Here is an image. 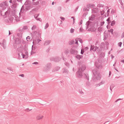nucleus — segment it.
<instances>
[{
    "mask_svg": "<svg viewBox=\"0 0 124 124\" xmlns=\"http://www.w3.org/2000/svg\"><path fill=\"white\" fill-rule=\"evenodd\" d=\"M51 41L50 40H47L45 42L44 45H49Z\"/></svg>",
    "mask_w": 124,
    "mask_h": 124,
    "instance_id": "nucleus-16",
    "label": "nucleus"
},
{
    "mask_svg": "<svg viewBox=\"0 0 124 124\" xmlns=\"http://www.w3.org/2000/svg\"><path fill=\"white\" fill-rule=\"evenodd\" d=\"M39 14H35L34 15V17L36 19L39 16Z\"/></svg>",
    "mask_w": 124,
    "mask_h": 124,
    "instance_id": "nucleus-36",
    "label": "nucleus"
},
{
    "mask_svg": "<svg viewBox=\"0 0 124 124\" xmlns=\"http://www.w3.org/2000/svg\"><path fill=\"white\" fill-rule=\"evenodd\" d=\"M114 87V85L113 84H112L110 86V90L111 92L112 91V89L113 88V87Z\"/></svg>",
    "mask_w": 124,
    "mask_h": 124,
    "instance_id": "nucleus-31",
    "label": "nucleus"
},
{
    "mask_svg": "<svg viewBox=\"0 0 124 124\" xmlns=\"http://www.w3.org/2000/svg\"><path fill=\"white\" fill-rule=\"evenodd\" d=\"M83 22V20H81L80 22L79 23V25L81 24Z\"/></svg>",
    "mask_w": 124,
    "mask_h": 124,
    "instance_id": "nucleus-54",
    "label": "nucleus"
},
{
    "mask_svg": "<svg viewBox=\"0 0 124 124\" xmlns=\"http://www.w3.org/2000/svg\"><path fill=\"white\" fill-rule=\"evenodd\" d=\"M78 7H79L78 6H77L75 10V12H76L78 9Z\"/></svg>",
    "mask_w": 124,
    "mask_h": 124,
    "instance_id": "nucleus-64",
    "label": "nucleus"
},
{
    "mask_svg": "<svg viewBox=\"0 0 124 124\" xmlns=\"http://www.w3.org/2000/svg\"><path fill=\"white\" fill-rule=\"evenodd\" d=\"M14 18V17L12 16L11 17H10L9 18V19L10 22L11 23L13 22Z\"/></svg>",
    "mask_w": 124,
    "mask_h": 124,
    "instance_id": "nucleus-30",
    "label": "nucleus"
},
{
    "mask_svg": "<svg viewBox=\"0 0 124 124\" xmlns=\"http://www.w3.org/2000/svg\"><path fill=\"white\" fill-rule=\"evenodd\" d=\"M43 116H38L36 117V118L38 120H40L43 117Z\"/></svg>",
    "mask_w": 124,
    "mask_h": 124,
    "instance_id": "nucleus-27",
    "label": "nucleus"
},
{
    "mask_svg": "<svg viewBox=\"0 0 124 124\" xmlns=\"http://www.w3.org/2000/svg\"><path fill=\"white\" fill-rule=\"evenodd\" d=\"M115 24V22L114 20L112 21L111 24V26H114Z\"/></svg>",
    "mask_w": 124,
    "mask_h": 124,
    "instance_id": "nucleus-34",
    "label": "nucleus"
},
{
    "mask_svg": "<svg viewBox=\"0 0 124 124\" xmlns=\"http://www.w3.org/2000/svg\"><path fill=\"white\" fill-rule=\"evenodd\" d=\"M86 69L85 65L84 64L82 65L78 69V71L76 73V76L79 78H81L83 72Z\"/></svg>",
    "mask_w": 124,
    "mask_h": 124,
    "instance_id": "nucleus-2",
    "label": "nucleus"
},
{
    "mask_svg": "<svg viewBox=\"0 0 124 124\" xmlns=\"http://www.w3.org/2000/svg\"><path fill=\"white\" fill-rule=\"evenodd\" d=\"M60 67H55L53 70V71L54 72L55 71H57L58 70L60 69Z\"/></svg>",
    "mask_w": 124,
    "mask_h": 124,
    "instance_id": "nucleus-15",
    "label": "nucleus"
},
{
    "mask_svg": "<svg viewBox=\"0 0 124 124\" xmlns=\"http://www.w3.org/2000/svg\"><path fill=\"white\" fill-rule=\"evenodd\" d=\"M74 43L75 40H72L71 41H69V44L70 45H71L72 44H74Z\"/></svg>",
    "mask_w": 124,
    "mask_h": 124,
    "instance_id": "nucleus-17",
    "label": "nucleus"
},
{
    "mask_svg": "<svg viewBox=\"0 0 124 124\" xmlns=\"http://www.w3.org/2000/svg\"><path fill=\"white\" fill-rule=\"evenodd\" d=\"M105 81H102L99 84H97V86H100L102 84H103L105 83Z\"/></svg>",
    "mask_w": 124,
    "mask_h": 124,
    "instance_id": "nucleus-20",
    "label": "nucleus"
},
{
    "mask_svg": "<svg viewBox=\"0 0 124 124\" xmlns=\"http://www.w3.org/2000/svg\"><path fill=\"white\" fill-rule=\"evenodd\" d=\"M10 9H8L7 11H5L4 13V18L7 17L10 14Z\"/></svg>",
    "mask_w": 124,
    "mask_h": 124,
    "instance_id": "nucleus-6",
    "label": "nucleus"
},
{
    "mask_svg": "<svg viewBox=\"0 0 124 124\" xmlns=\"http://www.w3.org/2000/svg\"><path fill=\"white\" fill-rule=\"evenodd\" d=\"M95 15H94L93 14L91 15L90 17H89V20L93 21L95 19Z\"/></svg>",
    "mask_w": 124,
    "mask_h": 124,
    "instance_id": "nucleus-13",
    "label": "nucleus"
},
{
    "mask_svg": "<svg viewBox=\"0 0 124 124\" xmlns=\"http://www.w3.org/2000/svg\"><path fill=\"white\" fill-rule=\"evenodd\" d=\"M70 52L71 54L75 55H77L78 53L77 50L72 48L70 49Z\"/></svg>",
    "mask_w": 124,
    "mask_h": 124,
    "instance_id": "nucleus-5",
    "label": "nucleus"
},
{
    "mask_svg": "<svg viewBox=\"0 0 124 124\" xmlns=\"http://www.w3.org/2000/svg\"><path fill=\"white\" fill-rule=\"evenodd\" d=\"M88 13L87 12H86L83 15V17H85L88 14Z\"/></svg>",
    "mask_w": 124,
    "mask_h": 124,
    "instance_id": "nucleus-41",
    "label": "nucleus"
},
{
    "mask_svg": "<svg viewBox=\"0 0 124 124\" xmlns=\"http://www.w3.org/2000/svg\"><path fill=\"white\" fill-rule=\"evenodd\" d=\"M7 69L9 70L12 71L13 72L14 71V70L11 67H9L7 68Z\"/></svg>",
    "mask_w": 124,
    "mask_h": 124,
    "instance_id": "nucleus-32",
    "label": "nucleus"
},
{
    "mask_svg": "<svg viewBox=\"0 0 124 124\" xmlns=\"http://www.w3.org/2000/svg\"><path fill=\"white\" fill-rule=\"evenodd\" d=\"M0 15L2 16H3V17L4 18V13L5 12L3 10H0Z\"/></svg>",
    "mask_w": 124,
    "mask_h": 124,
    "instance_id": "nucleus-18",
    "label": "nucleus"
},
{
    "mask_svg": "<svg viewBox=\"0 0 124 124\" xmlns=\"http://www.w3.org/2000/svg\"><path fill=\"white\" fill-rule=\"evenodd\" d=\"M49 24L48 23H47L46 24L45 27V29H47L49 26Z\"/></svg>",
    "mask_w": 124,
    "mask_h": 124,
    "instance_id": "nucleus-37",
    "label": "nucleus"
},
{
    "mask_svg": "<svg viewBox=\"0 0 124 124\" xmlns=\"http://www.w3.org/2000/svg\"><path fill=\"white\" fill-rule=\"evenodd\" d=\"M77 55L75 56L76 58L78 60H80L81 58L79 57V55Z\"/></svg>",
    "mask_w": 124,
    "mask_h": 124,
    "instance_id": "nucleus-38",
    "label": "nucleus"
},
{
    "mask_svg": "<svg viewBox=\"0 0 124 124\" xmlns=\"http://www.w3.org/2000/svg\"><path fill=\"white\" fill-rule=\"evenodd\" d=\"M98 48L99 47H98L97 46H95V48H94V51H96Z\"/></svg>",
    "mask_w": 124,
    "mask_h": 124,
    "instance_id": "nucleus-42",
    "label": "nucleus"
},
{
    "mask_svg": "<svg viewBox=\"0 0 124 124\" xmlns=\"http://www.w3.org/2000/svg\"><path fill=\"white\" fill-rule=\"evenodd\" d=\"M21 41V40L20 38V39L19 38H16V39L15 42L16 44H20Z\"/></svg>",
    "mask_w": 124,
    "mask_h": 124,
    "instance_id": "nucleus-9",
    "label": "nucleus"
},
{
    "mask_svg": "<svg viewBox=\"0 0 124 124\" xmlns=\"http://www.w3.org/2000/svg\"><path fill=\"white\" fill-rule=\"evenodd\" d=\"M94 48L95 46L93 45H91L90 46V51H91L92 50L94 51Z\"/></svg>",
    "mask_w": 124,
    "mask_h": 124,
    "instance_id": "nucleus-22",
    "label": "nucleus"
},
{
    "mask_svg": "<svg viewBox=\"0 0 124 124\" xmlns=\"http://www.w3.org/2000/svg\"><path fill=\"white\" fill-rule=\"evenodd\" d=\"M39 1H37L36 2L33 1L32 4L34 5H37L39 4Z\"/></svg>",
    "mask_w": 124,
    "mask_h": 124,
    "instance_id": "nucleus-23",
    "label": "nucleus"
},
{
    "mask_svg": "<svg viewBox=\"0 0 124 124\" xmlns=\"http://www.w3.org/2000/svg\"><path fill=\"white\" fill-rule=\"evenodd\" d=\"M74 29H73L72 28H71L70 29V32L71 33H73L74 32Z\"/></svg>",
    "mask_w": 124,
    "mask_h": 124,
    "instance_id": "nucleus-46",
    "label": "nucleus"
},
{
    "mask_svg": "<svg viewBox=\"0 0 124 124\" xmlns=\"http://www.w3.org/2000/svg\"><path fill=\"white\" fill-rule=\"evenodd\" d=\"M19 76H21L22 77H24V75L23 74H21L19 75Z\"/></svg>",
    "mask_w": 124,
    "mask_h": 124,
    "instance_id": "nucleus-61",
    "label": "nucleus"
},
{
    "mask_svg": "<svg viewBox=\"0 0 124 124\" xmlns=\"http://www.w3.org/2000/svg\"><path fill=\"white\" fill-rule=\"evenodd\" d=\"M85 78H86L87 79V80H89V77L87 75V76H86V75L85 74Z\"/></svg>",
    "mask_w": 124,
    "mask_h": 124,
    "instance_id": "nucleus-47",
    "label": "nucleus"
},
{
    "mask_svg": "<svg viewBox=\"0 0 124 124\" xmlns=\"http://www.w3.org/2000/svg\"><path fill=\"white\" fill-rule=\"evenodd\" d=\"M32 109H29L28 108H27L25 109V111H29L30 110H31Z\"/></svg>",
    "mask_w": 124,
    "mask_h": 124,
    "instance_id": "nucleus-63",
    "label": "nucleus"
},
{
    "mask_svg": "<svg viewBox=\"0 0 124 124\" xmlns=\"http://www.w3.org/2000/svg\"><path fill=\"white\" fill-rule=\"evenodd\" d=\"M24 10H25V9H24V6L23 5L21 8L20 11L19 13V16H21V13H23Z\"/></svg>",
    "mask_w": 124,
    "mask_h": 124,
    "instance_id": "nucleus-10",
    "label": "nucleus"
},
{
    "mask_svg": "<svg viewBox=\"0 0 124 124\" xmlns=\"http://www.w3.org/2000/svg\"><path fill=\"white\" fill-rule=\"evenodd\" d=\"M28 29V27L27 26H24L23 27L22 29V30H20V32H22V31L24 30H26Z\"/></svg>",
    "mask_w": 124,
    "mask_h": 124,
    "instance_id": "nucleus-19",
    "label": "nucleus"
},
{
    "mask_svg": "<svg viewBox=\"0 0 124 124\" xmlns=\"http://www.w3.org/2000/svg\"><path fill=\"white\" fill-rule=\"evenodd\" d=\"M107 13L106 14V15L107 16H108V15H109V9H108V10L107 11Z\"/></svg>",
    "mask_w": 124,
    "mask_h": 124,
    "instance_id": "nucleus-53",
    "label": "nucleus"
},
{
    "mask_svg": "<svg viewBox=\"0 0 124 124\" xmlns=\"http://www.w3.org/2000/svg\"><path fill=\"white\" fill-rule=\"evenodd\" d=\"M2 46H3V48L4 49L6 48V45H3V44H2Z\"/></svg>",
    "mask_w": 124,
    "mask_h": 124,
    "instance_id": "nucleus-56",
    "label": "nucleus"
},
{
    "mask_svg": "<svg viewBox=\"0 0 124 124\" xmlns=\"http://www.w3.org/2000/svg\"><path fill=\"white\" fill-rule=\"evenodd\" d=\"M103 29L102 27L100 26V28H98V31H99L101 32L102 31Z\"/></svg>",
    "mask_w": 124,
    "mask_h": 124,
    "instance_id": "nucleus-25",
    "label": "nucleus"
},
{
    "mask_svg": "<svg viewBox=\"0 0 124 124\" xmlns=\"http://www.w3.org/2000/svg\"><path fill=\"white\" fill-rule=\"evenodd\" d=\"M108 31L109 32H113V29H110V30H108Z\"/></svg>",
    "mask_w": 124,
    "mask_h": 124,
    "instance_id": "nucleus-50",
    "label": "nucleus"
},
{
    "mask_svg": "<svg viewBox=\"0 0 124 124\" xmlns=\"http://www.w3.org/2000/svg\"><path fill=\"white\" fill-rule=\"evenodd\" d=\"M51 64L50 63H49L47 64L44 68L45 69L44 70V71H46L49 70L51 68Z\"/></svg>",
    "mask_w": 124,
    "mask_h": 124,
    "instance_id": "nucleus-3",
    "label": "nucleus"
},
{
    "mask_svg": "<svg viewBox=\"0 0 124 124\" xmlns=\"http://www.w3.org/2000/svg\"><path fill=\"white\" fill-rule=\"evenodd\" d=\"M78 39L79 42L80 43H83V40L82 39H80V38H78Z\"/></svg>",
    "mask_w": 124,
    "mask_h": 124,
    "instance_id": "nucleus-52",
    "label": "nucleus"
},
{
    "mask_svg": "<svg viewBox=\"0 0 124 124\" xmlns=\"http://www.w3.org/2000/svg\"><path fill=\"white\" fill-rule=\"evenodd\" d=\"M4 4H5V2H3L2 3L0 4V7H3L4 6Z\"/></svg>",
    "mask_w": 124,
    "mask_h": 124,
    "instance_id": "nucleus-44",
    "label": "nucleus"
},
{
    "mask_svg": "<svg viewBox=\"0 0 124 124\" xmlns=\"http://www.w3.org/2000/svg\"><path fill=\"white\" fill-rule=\"evenodd\" d=\"M94 5L93 4H89L87 5L86 8H88L89 10V9L90 8H93L94 7Z\"/></svg>",
    "mask_w": 124,
    "mask_h": 124,
    "instance_id": "nucleus-11",
    "label": "nucleus"
},
{
    "mask_svg": "<svg viewBox=\"0 0 124 124\" xmlns=\"http://www.w3.org/2000/svg\"><path fill=\"white\" fill-rule=\"evenodd\" d=\"M36 19L41 22L42 21V19L40 18H37Z\"/></svg>",
    "mask_w": 124,
    "mask_h": 124,
    "instance_id": "nucleus-58",
    "label": "nucleus"
},
{
    "mask_svg": "<svg viewBox=\"0 0 124 124\" xmlns=\"http://www.w3.org/2000/svg\"><path fill=\"white\" fill-rule=\"evenodd\" d=\"M93 74L92 78V79L94 81H95L98 80H100L101 78V76L100 73L98 71L97 69H94L92 71Z\"/></svg>",
    "mask_w": 124,
    "mask_h": 124,
    "instance_id": "nucleus-1",
    "label": "nucleus"
},
{
    "mask_svg": "<svg viewBox=\"0 0 124 124\" xmlns=\"http://www.w3.org/2000/svg\"><path fill=\"white\" fill-rule=\"evenodd\" d=\"M37 27V26L36 25H33V26L31 28V29L33 30H34L35 29H36Z\"/></svg>",
    "mask_w": 124,
    "mask_h": 124,
    "instance_id": "nucleus-39",
    "label": "nucleus"
},
{
    "mask_svg": "<svg viewBox=\"0 0 124 124\" xmlns=\"http://www.w3.org/2000/svg\"><path fill=\"white\" fill-rule=\"evenodd\" d=\"M124 37V32L122 34L121 36V38H123Z\"/></svg>",
    "mask_w": 124,
    "mask_h": 124,
    "instance_id": "nucleus-59",
    "label": "nucleus"
},
{
    "mask_svg": "<svg viewBox=\"0 0 124 124\" xmlns=\"http://www.w3.org/2000/svg\"><path fill=\"white\" fill-rule=\"evenodd\" d=\"M99 12V10L97 8H95L92 9V13L97 14Z\"/></svg>",
    "mask_w": 124,
    "mask_h": 124,
    "instance_id": "nucleus-7",
    "label": "nucleus"
},
{
    "mask_svg": "<svg viewBox=\"0 0 124 124\" xmlns=\"http://www.w3.org/2000/svg\"><path fill=\"white\" fill-rule=\"evenodd\" d=\"M60 18L62 21H64L65 19L64 17L62 16L60 17Z\"/></svg>",
    "mask_w": 124,
    "mask_h": 124,
    "instance_id": "nucleus-57",
    "label": "nucleus"
},
{
    "mask_svg": "<svg viewBox=\"0 0 124 124\" xmlns=\"http://www.w3.org/2000/svg\"><path fill=\"white\" fill-rule=\"evenodd\" d=\"M21 54L23 56L22 57H23V58H25V55L23 53H22Z\"/></svg>",
    "mask_w": 124,
    "mask_h": 124,
    "instance_id": "nucleus-60",
    "label": "nucleus"
},
{
    "mask_svg": "<svg viewBox=\"0 0 124 124\" xmlns=\"http://www.w3.org/2000/svg\"><path fill=\"white\" fill-rule=\"evenodd\" d=\"M122 44V42H120L118 43V45L120 47L121 46Z\"/></svg>",
    "mask_w": 124,
    "mask_h": 124,
    "instance_id": "nucleus-43",
    "label": "nucleus"
},
{
    "mask_svg": "<svg viewBox=\"0 0 124 124\" xmlns=\"http://www.w3.org/2000/svg\"><path fill=\"white\" fill-rule=\"evenodd\" d=\"M85 52V51L84 50L82 49H81V54H83V53Z\"/></svg>",
    "mask_w": 124,
    "mask_h": 124,
    "instance_id": "nucleus-45",
    "label": "nucleus"
},
{
    "mask_svg": "<svg viewBox=\"0 0 124 124\" xmlns=\"http://www.w3.org/2000/svg\"><path fill=\"white\" fill-rule=\"evenodd\" d=\"M61 59L60 57H56L55 58L52 57L50 59L51 61H53L55 62H58L60 61Z\"/></svg>",
    "mask_w": 124,
    "mask_h": 124,
    "instance_id": "nucleus-4",
    "label": "nucleus"
},
{
    "mask_svg": "<svg viewBox=\"0 0 124 124\" xmlns=\"http://www.w3.org/2000/svg\"><path fill=\"white\" fill-rule=\"evenodd\" d=\"M104 7V5H103L102 4H99L97 6V7H98L99 8L100 7Z\"/></svg>",
    "mask_w": 124,
    "mask_h": 124,
    "instance_id": "nucleus-33",
    "label": "nucleus"
},
{
    "mask_svg": "<svg viewBox=\"0 0 124 124\" xmlns=\"http://www.w3.org/2000/svg\"><path fill=\"white\" fill-rule=\"evenodd\" d=\"M89 11V8H85H85H83V11L84 12L85 11Z\"/></svg>",
    "mask_w": 124,
    "mask_h": 124,
    "instance_id": "nucleus-28",
    "label": "nucleus"
},
{
    "mask_svg": "<svg viewBox=\"0 0 124 124\" xmlns=\"http://www.w3.org/2000/svg\"><path fill=\"white\" fill-rule=\"evenodd\" d=\"M96 62H95V64L96 65V66L97 67L98 69L100 68L101 67H102V66H101V64H99L98 66H97L96 64Z\"/></svg>",
    "mask_w": 124,
    "mask_h": 124,
    "instance_id": "nucleus-35",
    "label": "nucleus"
},
{
    "mask_svg": "<svg viewBox=\"0 0 124 124\" xmlns=\"http://www.w3.org/2000/svg\"><path fill=\"white\" fill-rule=\"evenodd\" d=\"M3 42L1 43H0V45H2V44H3V45H6V40L5 39H4L3 40Z\"/></svg>",
    "mask_w": 124,
    "mask_h": 124,
    "instance_id": "nucleus-24",
    "label": "nucleus"
},
{
    "mask_svg": "<svg viewBox=\"0 0 124 124\" xmlns=\"http://www.w3.org/2000/svg\"><path fill=\"white\" fill-rule=\"evenodd\" d=\"M68 71L66 69H64L63 70L62 72L63 73H67Z\"/></svg>",
    "mask_w": 124,
    "mask_h": 124,
    "instance_id": "nucleus-29",
    "label": "nucleus"
},
{
    "mask_svg": "<svg viewBox=\"0 0 124 124\" xmlns=\"http://www.w3.org/2000/svg\"><path fill=\"white\" fill-rule=\"evenodd\" d=\"M22 33L20 32L19 33H18L17 34V35L18 37L21 39L22 37Z\"/></svg>",
    "mask_w": 124,
    "mask_h": 124,
    "instance_id": "nucleus-21",
    "label": "nucleus"
},
{
    "mask_svg": "<svg viewBox=\"0 0 124 124\" xmlns=\"http://www.w3.org/2000/svg\"><path fill=\"white\" fill-rule=\"evenodd\" d=\"M39 63L38 62H35L32 63L33 64H38Z\"/></svg>",
    "mask_w": 124,
    "mask_h": 124,
    "instance_id": "nucleus-62",
    "label": "nucleus"
},
{
    "mask_svg": "<svg viewBox=\"0 0 124 124\" xmlns=\"http://www.w3.org/2000/svg\"><path fill=\"white\" fill-rule=\"evenodd\" d=\"M104 23L105 22L104 21H102L101 22V26L102 27L103 25L104 24Z\"/></svg>",
    "mask_w": 124,
    "mask_h": 124,
    "instance_id": "nucleus-48",
    "label": "nucleus"
},
{
    "mask_svg": "<svg viewBox=\"0 0 124 124\" xmlns=\"http://www.w3.org/2000/svg\"><path fill=\"white\" fill-rule=\"evenodd\" d=\"M89 49V48L87 47H86L85 48L83 49L84 51H86L88 49Z\"/></svg>",
    "mask_w": 124,
    "mask_h": 124,
    "instance_id": "nucleus-51",
    "label": "nucleus"
},
{
    "mask_svg": "<svg viewBox=\"0 0 124 124\" xmlns=\"http://www.w3.org/2000/svg\"><path fill=\"white\" fill-rule=\"evenodd\" d=\"M31 7V6L30 5H26L25 7V9L26 11H27L30 9Z\"/></svg>",
    "mask_w": 124,
    "mask_h": 124,
    "instance_id": "nucleus-14",
    "label": "nucleus"
},
{
    "mask_svg": "<svg viewBox=\"0 0 124 124\" xmlns=\"http://www.w3.org/2000/svg\"><path fill=\"white\" fill-rule=\"evenodd\" d=\"M89 21L86 22V29H87L88 28H89Z\"/></svg>",
    "mask_w": 124,
    "mask_h": 124,
    "instance_id": "nucleus-26",
    "label": "nucleus"
},
{
    "mask_svg": "<svg viewBox=\"0 0 124 124\" xmlns=\"http://www.w3.org/2000/svg\"><path fill=\"white\" fill-rule=\"evenodd\" d=\"M90 31H91L92 32H94L96 30V28L94 27H92L89 29Z\"/></svg>",
    "mask_w": 124,
    "mask_h": 124,
    "instance_id": "nucleus-12",
    "label": "nucleus"
},
{
    "mask_svg": "<svg viewBox=\"0 0 124 124\" xmlns=\"http://www.w3.org/2000/svg\"><path fill=\"white\" fill-rule=\"evenodd\" d=\"M16 1V0H15V1H13V4L11 6V8H12L14 9L16 8L17 4L16 3H15Z\"/></svg>",
    "mask_w": 124,
    "mask_h": 124,
    "instance_id": "nucleus-8",
    "label": "nucleus"
},
{
    "mask_svg": "<svg viewBox=\"0 0 124 124\" xmlns=\"http://www.w3.org/2000/svg\"><path fill=\"white\" fill-rule=\"evenodd\" d=\"M79 31H80L82 32L84 31V30L81 28H80L79 29Z\"/></svg>",
    "mask_w": 124,
    "mask_h": 124,
    "instance_id": "nucleus-55",
    "label": "nucleus"
},
{
    "mask_svg": "<svg viewBox=\"0 0 124 124\" xmlns=\"http://www.w3.org/2000/svg\"><path fill=\"white\" fill-rule=\"evenodd\" d=\"M31 38L30 36H28L26 38V39L27 41H29L30 39Z\"/></svg>",
    "mask_w": 124,
    "mask_h": 124,
    "instance_id": "nucleus-40",
    "label": "nucleus"
},
{
    "mask_svg": "<svg viewBox=\"0 0 124 124\" xmlns=\"http://www.w3.org/2000/svg\"><path fill=\"white\" fill-rule=\"evenodd\" d=\"M79 93L81 94H84V93L82 92V90H79Z\"/></svg>",
    "mask_w": 124,
    "mask_h": 124,
    "instance_id": "nucleus-49",
    "label": "nucleus"
}]
</instances>
